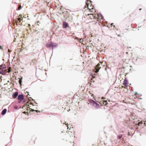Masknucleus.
<instances>
[{
    "label": "nucleus",
    "mask_w": 146,
    "mask_h": 146,
    "mask_svg": "<svg viewBox=\"0 0 146 146\" xmlns=\"http://www.w3.org/2000/svg\"><path fill=\"white\" fill-rule=\"evenodd\" d=\"M7 72V69L5 64H2L0 66V74H5Z\"/></svg>",
    "instance_id": "nucleus-1"
},
{
    "label": "nucleus",
    "mask_w": 146,
    "mask_h": 146,
    "mask_svg": "<svg viewBox=\"0 0 146 146\" xmlns=\"http://www.w3.org/2000/svg\"><path fill=\"white\" fill-rule=\"evenodd\" d=\"M67 136L68 137L75 138L74 132L69 129V130L67 132Z\"/></svg>",
    "instance_id": "nucleus-2"
},
{
    "label": "nucleus",
    "mask_w": 146,
    "mask_h": 146,
    "mask_svg": "<svg viewBox=\"0 0 146 146\" xmlns=\"http://www.w3.org/2000/svg\"><path fill=\"white\" fill-rule=\"evenodd\" d=\"M88 2L87 1V2H86V4L87 5V7L89 10L91 12H93L94 10H95L94 9V6L93 5H92L91 4H90L91 5L89 6V4L88 3Z\"/></svg>",
    "instance_id": "nucleus-3"
},
{
    "label": "nucleus",
    "mask_w": 146,
    "mask_h": 146,
    "mask_svg": "<svg viewBox=\"0 0 146 146\" xmlns=\"http://www.w3.org/2000/svg\"><path fill=\"white\" fill-rule=\"evenodd\" d=\"M88 17L90 18H98L100 17L99 15L98 14H94V15L93 14H88Z\"/></svg>",
    "instance_id": "nucleus-4"
},
{
    "label": "nucleus",
    "mask_w": 146,
    "mask_h": 146,
    "mask_svg": "<svg viewBox=\"0 0 146 146\" xmlns=\"http://www.w3.org/2000/svg\"><path fill=\"white\" fill-rule=\"evenodd\" d=\"M21 21H22L21 19H15L13 20V23H16L17 25H21V23H20Z\"/></svg>",
    "instance_id": "nucleus-5"
},
{
    "label": "nucleus",
    "mask_w": 146,
    "mask_h": 146,
    "mask_svg": "<svg viewBox=\"0 0 146 146\" xmlns=\"http://www.w3.org/2000/svg\"><path fill=\"white\" fill-rule=\"evenodd\" d=\"M100 63H98L96 66L95 67V69H96V70L95 72L97 73L99 71L100 69L101 68L100 67Z\"/></svg>",
    "instance_id": "nucleus-6"
},
{
    "label": "nucleus",
    "mask_w": 146,
    "mask_h": 146,
    "mask_svg": "<svg viewBox=\"0 0 146 146\" xmlns=\"http://www.w3.org/2000/svg\"><path fill=\"white\" fill-rule=\"evenodd\" d=\"M100 104L101 105H106L108 104V102L107 101L104 100H103L100 102Z\"/></svg>",
    "instance_id": "nucleus-7"
},
{
    "label": "nucleus",
    "mask_w": 146,
    "mask_h": 146,
    "mask_svg": "<svg viewBox=\"0 0 146 146\" xmlns=\"http://www.w3.org/2000/svg\"><path fill=\"white\" fill-rule=\"evenodd\" d=\"M68 24L65 21H64L63 23L62 27L63 28H66L68 27Z\"/></svg>",
    "instance_id": "nucleus-8"
},
{
    "label": "nucleus",
    "mask_w": 146,
    "mask_h": 146,
    "mask_svg": "<svg viewBox=\"0 0 146 146\" xmlns=\"http://www.w3.org/2000/svg\"><path fill=\"white\" fill-rule=\"evenodd\" d=\"M128 84V82L126 78L124 80V82L123 83V85H124L125 87H127Z\"/></svg>",
    "instance_id": "nucleus-9"
},
{
    "label": "nucleus",
    "mask_w": 146,
    "mask_h": 146,
    "mask_svg": "<svg viewBox=\"0 0 146 146\" xmlns=\"http://www.w3.org/2000/svg\"><path fill=\"white\" fill-rule=\"evenodd\" d=\"M24 98V96L23 95H19L18 97V99L19 100H22Z\"/></svg>",
    "instance_id": "nucleus-10"
},
{
    "label": "nucleus",
    "mask_w": 146,
    "mask_h": 146,
    "mask_svg": "<svg viewBox=\"0 0 146 146\" xmlns=\"http://www.w3.org/2000/svg\"><path fill=\"white\" fill-rule=\"evenodd\" d=\"M18 93L17 92H15L12 95V96L14 98H16L18 96Z\"/></svg>",
    "instance_id": "nucleus-11"
},
{
    "label": "nucleus",
    "mask_w": 146,
    "mask_h": 146,
    "mask_svg": "<svg viewBox=\"0 0 146 146\" xmlns=\"http://www.w3.org/2000/svg\"><path fill=\"white\" fill-rule=\"evenodd\" d=\"M46 46L47 48H49L52 46V43L49 42L46 44Z\"/></svg>",
    "instance_id": "nucleus-12"
},
{
    "label": "nucleus",
    "mask_w": 146,
    "mask_h": 146,
    "mask_svg": "<svg viewBox=\"0 0 146 146\" xmlns=\"http://www.w3.org/2000/svg\"><path fill=\"white\" fill-rule=\"evenodd\" d=\"M7 110L6 109H4L2 111L1 114L2 115H4L7 112Z\"/></svg>",
    "instance_id": "nucleus-13"
},
{
    "label": "nucleus",
    "mask_w": 146,
    "mask_h": 146,
    "mask_svg": "<svg viewBox=\"0 0 146 146\" xmlns=\"http://www.w3.org/2000/svg\"><path fill=\"white\" fill-rule=\"evenodd\" d=\"M89 101L90 102V103H92L94 104H96V105H98V104L93 100H90Z\"/></svg>",
    "instance_id": "nucleus-14"
},
{
    "label": "nucleus",
    "mask_w": 146,
    "mask_h": 146,
    "mask_svg": "<svg viewBox=\"0 0 146 146\" xmlns=\"http://www.w3.org/2000/svg\"><path fill=\"white\" fill-rule=\"evenodd\" d=\"M22 7L21 5L19 4L17 10H19L21 9Z\"/></svg>",
    "instance_id": "nucleus-15"
},
{
    "label": "nucleus",
    "mask_w": 146,
    "mask_h": 146,
    "mask_svg": "<svg viewBox=\"0 0 146 146\" xmlns=\"http://www.w3.org/2000/svg\"><path fill=\"white\" fill-rule=\"evenodd\" d=\"M30 104L31 105H33V104L32 103L29 102H27V104H26V105L27 106H29Z\"/></svg>",
    "instance_id": "nucleus-16"
},
{
    "label": "nucleus",
    "mask_w": 146,
    "mask_h": 146,
    "mask_svg": "<svg viewBox=\"0 0 146 146\" xmlns=\"http://www.w3.org/2000/svg\"><path fill=\"white\" fill-rule=\"evenodd\" d=\"M122 136H123V135H121V134L120 135L117 136V138L118 139H120L122 137Z\"/></svg>",
    "instance_id": "nucleus-17"
},
{
    "label": "nucleus",
    "mask_w": 146,
    "mask_h": 146,
    "mask_svg": "<svg viewBox=\"0 0 146 146\" xmlns=\"http://www.w3.org/2000/svg\"><path fill=\"white\" fill-rule=\"evenodd\" d=\"M36 61V59L35 58L33 59L32 60V62L34 63Z\"/></svg>",
    "instance_id": "nucleus-18"
},
{
    "label": "nucleus",
    "mask_w": 146,
    "mask_h": 146,
    "mask_svg": "<svg viewBox=\"0 0 146 146\" xmlns=\"http://www.w3.org/2000/svg\"><path fill=\"white\" fill-rule=\"evenodd\" d=\"M22 82V80L21 79H20L19 81V82L20 85H21V83Z\"/></svg>",
    "instance_id": "nucleus-19"
},
{
    "label": "nucleus",
    "mask_w": 146,
    "mask_h": 146,
    "mask_svg": "<svg viewBox=\"0 0 146 146\" xmlns=\"http://www.w3.org/2000/svg\"><path fill=\"white\" fill-rule=\"evenodd\" d=\"M79 41L80 42L82 43L83 42V40L82 38H81L80 39Z\"/></svg>",
    "instance_id": "nucleus-20"
},
{
    "label": "nucleus",
    "mask_w": 146,
    "mask_h": 146,
    "mask_svg": "<svg viewBox=\"0 0 146 146\" xmlns=\"http://www.w3.org/2000/svg\"><path fill=\"white\" fill-rule=\"evenodd\" d=\"M11 67L9 68L8 69V71H7L8 72H11Z\"/></svg>",
    "instance_id": "nucleus-21"
},
{
    "label": "nucleus",
    "mask_w": 146,
    "mask_h": 146,
    "mask_svg": "<svg viewBox=\"0 0 146 146\" xmlns=\"http://www.w3.org/2000/svg\"><path fill=\"white\" fill-rule=\"evenodd\" d=\"M142 124V121H141L140 122H139L138 123V125H141Z\"/></svg>",
    "instance_id": "nucleus-22"
},
{
    "label": "nucleus",
    "mask_w": 146,
    "mask_h": 146,
    "mask_svg": "<svg viewBox=\"0 0 146 146\" xmlns=\"http://www.w3.org/2000/svg\"><path fill=\"white\" fill-rule=\"evenodd\" d=\"M111 27H112V26L113 27H113V28H114L115 27V26L114 25H113V23H111Z\"/></svg>",
    "instance_id": "nucleus-23"
},
{
    "label": "nucleus",
    "mask_w": 146,
    "mask_h": 146,
    "mask_svg": "<svg viewBox=\"0 0 146 146\" xmlns=\"http://www.w3.org/2000/svg\"><path fill=\"white\" fill-rule=\"evenodd\" d=\"M101 19H98V20H97V21H100V20H101Z\"/></svg>",
    "instance_id": "nucleus-24"
},
{
    "label": "nucleus",
    "mask_w": 146,
    "mask_h": 146,
    "mask_svg": "<svg viewBox=\"0 0 146 146\" xmlns=\"http://www.w3.org/2000/svg\"><path fill=\"white\" fill-rule=\"evenodd\" d=\"M101 15V17H102V18H103V17L102 16V15Z\"/></svg>",
    "instance_id": "nucleus-25"
},
{
    "label": "nucleus",
    "mask_w": 146,
    "mask_h": 146,
    "mask_svg": "<svg viewBox=\"0 0 146 146\" xmlns=\"http://www.w3.org/2000/svg\"><path fill=\"white\" fill-rule=\"evenodd\" d=\"M31 110L32 111H35L34 110H32L31 108Z\"/></svg>",
    "instance_id": "nucleus-26"
},
{
    "label": "nucleus",
    "mask_w": 146,
    "mask_h": 146,
    "mask_svg": "<svg viewBox=\"0 0 146 146\" xmlns=\"http://www.w3.org/2000/svg\"><path fill=\"white\" fill-rule=\"evenodd\" d=\"M0 48L1 49H2L3 48H2V47L1 46H0Z\"/></svg>",
    "instance_id": "nucleus-27"
},
{
    "label": "nucleus",
    "mask_w": 146,
    "mask_h": 146,
    "mask_svg": "<svg viewBox=\"0 0 146 146\" xmlns=\"http://www.w3.org/2000/svg\"><path fill=\"white\" fill-rule=\"evenodd\" d=\"M25 106H23V108H24V107H25Z\"/></svg>",
    "instance_id": "nucleus-28"
},
{
    "label": "nucleus",
    "mask_w": 146,
    "mask_h": 146,
    "mask_svg": "<svg viewBox=\"0 0 146 146\" xmlns=\"http://www.w3.org/2000/svg\"><path fill=\"white\" fill-rule=\"evenodd\" d=\"M62 7H60V10H61V8H62Z\"/></svg>",
    "instance_id": "nucleus-29"
},
{
    "label": "nucleus",
    "mask_w": 146,
    "mask_h": 146,
    "mask_svg": "<svg viewBox=\"0 0 146 146\" xmlns=\"http://www.w3.org/2000/svg\"><path fill=\"white\" fill-rule=\"evenodd\" d=\"M23 113H25V114H26V112H23Z\"/></svg>",
    "instance_id": "nucleus-30"
},
{
    "label": "nucleus",
    "mask_w": 146,
    "mask_h": 146,
    "mask_svg": "<svg viewBox=\"0 0 146 146\" xmlns=\"http://www.w3.org/2000/svg\"><path fill=\"white\" fill-rule=\"evenodd\" d=\"M146 122H145V123H144V124L145 125H146Z\"/></svg>",
    "instance_id": "nucleus-31"
},
{
    "label": "nucleus",
    "mask_w": 146,
    "mask_h": 146,
    "mask_svg": "<svg viewBox=\"0 0 146 146\" xmlns=\"http://www.w3.org/2000/svg\"><path fill=\"white\" fill-rule=\"evenodd\" d=\"M105 70H107V68H105Z\"/></svg>",
    "instance_id": "nucleus-32"
},
{
    "label": "nucleus",
    "mask_w": 146,
    "mask_h": 146,
    "mask_svg": "<svg viewBox=\"0 0 146 146\" xmlns=\"http://www.w3.org/2000/svg\"><path fill=\"white\" fill-rule=\"evenodd\" d=\"M93 96V94H92V95H91V96Z\"/></svg>",
    "instance_id": "nucleus-33"
},
{
    "label": "nucleus",
    "mask_w": 146,
    "mask_h": 146,
    "mask_svg": "<svg viewBox=\"0 0 146 146\" xmlns=\"http://www.w3.org/2000/svg\"><path fill=\"white\" fill-rule=\"evenodd\" d=\"M67 127H68V125L67 126Z\"/></svg>",
    "instance_id": "nucleus-34"
},
{
    "label": "nucleus",
    "mask_w": 146,
    "mask_h": 146,
    "mask_svg": "<svg viewBox=\"0 0 146 146\" xmlns=\"http://www.w3.org/2000/svg\"><path fill=\"white\" fill-rule=\"evenodd\" d=\"M90 0H87V1L88 2L89 1H90Z\"/></svg>",
    "instance_id": "nucleus-35"
},
{
    "label": "nucleus",
    "mask_w": 146,
    "mask_h": 146,
    "mask_svg": "<svg viewBox=\"0 0 146 146\" xmlns=\"http://www.w3.org/2000/svg\"><path fill=\"white\" fill-rule=\"evenodd\" d=\"M141 9H139V10H141Z\"/></svg>",
    "instance_id": "nucleus-36"
},
{
    "label": "nucleus",
    "mask_w": 146,
    "mask_h": 146,
    "mask_svg": "<svg viewBox=\"0 0 146 146\" xmlns=\"http://www.w3.org/2000/svg\"><path fill=\"white\" fill-rule=\"evenodd\" d=\"M36 112H37V111H38V110H36Z\"/></svg>",
    "instance_id": "nucleus-37"
},
{
    "label": "nucleus",
    "mask_w": 146,
    "mask_h": 146,
    "mask_svg": "<svg viewBox=\"0 0 146 146\" xmlns=\"http://www.w3.org/2000/svg\"><path fill=\"white\" fill-rule=\"evenodd\" d=\"M126 54H128V52H126Z\"/></svg>",
    "instance_id": "nucleus-38"
},
{
    "label": "nucleus",
    "mask_w": 146,
    "mask_h": 146,
    "mask_svg": "<svg viewBox=\"0 0 146 146\" xmlns=\"http://www.w3.org/2000/svg\"><path fill=\"white\" fill-rule=\"evenodd\" d=\"M8 51H9H9H10V50H8Z\"/></svg>",
    "instance_id": "nucleus-39"
},
{
    "label": "nucleus",
    "mask_w": 146,
    "mask_h": 146,
    "mask_svg": "<svg viewBox=\"0 0 146 146\" xmlns=\"http://www.w3.org/2000/svg\"><path fill=\"white\" fill-rule=\"evenodd\" d=\"M27 110L28 111V108H27Z\"/></svg>",
    "instance_id": "nucleus-40"
},
{
    "label": "nucleus",
    "mask_w": 146,
    "mask_h": 146,
    "mask_svg": "<svg viewBox=\"0 0 146 146\" xmlns=\"http://www.w3.org/2000/svg\"><path fill=\"white\" fill-rule=\"evenodd\" d=\"M68 14H68V13H67V15H68Z\"/></svg>",
    "instance_id": "nucleus-41"
}]
</instances>
